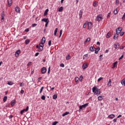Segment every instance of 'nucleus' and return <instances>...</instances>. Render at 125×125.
<instances>
[{
	"mask_svg": "<svg viewBox=\"0 0 125 125\" xmlns=\"http://www.w3.org/2000/svg\"><path fill=\"white\" fill-rule=\"evenodd\" d=\"M57 98V95H54L53 96V99H56Z\"/></svg>",
	"mask_w": 125,
	"mask_h": 125,
	"instance_id": "obj_41",
	"label": "nucleus"
},
{
	"mask_svg": "<svg viewBox=\"0 0 125 125\" xmlns=\"http://www.w3.org/2000/svg\"><path fill=\"white\" fill-rule=\"evenodd\" d=\"M44 43H42V42H41L39 44V45L40 47H43V46H44Z\"/></svg>",
	"mask_w": 125,
	"mask_h": 125,
	"instance_id": "obj_32",
	"label": "nucleus"
},
{
	"mask_svg": "<svg viewBox=\"0 0 125 125\" xmlns=\"http://www.w3.org/2000/svg\"><path fill=\"white\" fill-rule=\"evenodd\" d=\"M120 36L121 37H123V36H124V35H125V32L123 31L122 32H120Z\"/></svg>",
	"mask_w": 125,
	"mask_h": 125,
	"instance_id": "obj_46",
	"label": "nucleus"
},
{
	"mask_svg": "<svg viewBox=\"0 0 125 125\" xmlns=\"http://www.w3.org/2000/svg\"><path fill=\"white\" fill-rule=\"evenodd\" d=\"M60 35L59 36V38H61V36H62V30H60Z\"/></svg>",
	"mask_w": 125,
	"mask_h": 125,
	"instance_id": "obj_52",
	"label": "nucleus"
},
{
	"mask_svg": "<svg viewBox=\"0 0 125 125\" xmlns=\"http://www.w3.org/2000/svg\"><path fill=\"white\" fill-rule=\"evenodd\" d=\"M57 32H58V28H56L55 30L54 31V36H56V35L57 34Z\"/></svg>",
	"mask_w": 125,
	"mask_h": 125,
	"instance_id": "obj_21",
	"label": "nucleus"
},
{
	"mask_svg": "<svg viewBox=\"0 0 125 125\" xmlns=\"http://www.w3.org/2000/svg\"><path fill=\"white\" fill-rule=\"evenodd\" d=\"M41 72L42 74H45L46 73V68L42 67L41 69Z\"/></svg>",
	"mask_w": 125,
	"mask_h": 125,
	"instance_id": "obj_8",
	"label": "nucleus"
},
{
	"mask_svg": "<svg viewBox=\"0 0 125 125\" xmlns=\"http://www.w3.org/2000/svg\"><path fill=\"white\" fill-rule=\"evenodd\" d=\"M86 41L87 42H90V38H87V39H86Z\"/></svg>",
	"mask_w": 125,
	"mask_h": 125,
	"instance_id": "obj_58",
	"label": "nucleus"
},
{
	"mask_svg": "<svg viewBox=\"0 0 125 125\" xmlns=\"http://www.w3.org/2000/svg\"><path fill=\"white\" fill-rule=\"evenodd\" d=\"M87 106H88V103L85 104H83L82 105H80L79 106V111L83 110V108H85V107H87Z\"/></svg>",
	"mask_w": 125,
	"mask_h": 125,
	"instance_id": "obj_4",
	"label": "nucleus"
},
{
	"mask_svg": "<svg viewBox=\"0 0 125 125\" xmlns=\"http://www.w3.org/2000/svg\"><path fill=\"white\" fill-rule=\"evenodd\" d=\"M93 5L94 7H96V6L97 5V1H95L93 2Z\"/></svg>",
	"mask_w": 125,
	"mask_h": 125,
	"instance_id": "obj_31",
	"label": "nucleus"
},
{
	"mask_svg": "<svg viewBox=\"0 0 125 125\" xmlns=\"http://www.w3.org/2000/svg\"><path fill=\"white\" fill-rule=\"evenodd\" d=\"M69 114H70V112L69 111L65 112V113L62 114V116L65 117V116H67V115H69Z\"/></svg>",
	"mask_w": 125,
	"mask_h": 125,
	"instance_id": "obj_13",
	"label": "nucleus"
},
{
	"mask_svg": "<svg viewBox=\"0 0 125 125\" xmlns=\"http://www.w3.org/2000/svg\"><path fill=\"white\" fill-rule=\"evenodd\" d=\"M7 100V96H4L3 99V102H5Z\"/></svg>",
	"mask_w": 125,
	"mask_h": 125,
	"instance_id": "obj_36",
	"label": "nucleus"
},
{
	"mask_svg": "<svg viewBox=\"0 0 125 125\" xmlns=\"http://www.w3.org/2000/svg\"><path fill=\"white\" fill-rule=\"evenodd\" d=\"M24 112H25L23 109H22V110L21 111V115H23V114H24Z\"/></svg>",
	"mask_w": 125,
	"mask_h": 125,
	"instance_id": "obj_54",
	"label": "nucleus"
},
{
	"mask_svg": "<svg viewBox=\"0 0 125 125\" xmlns=\"http://www.w3.org/2000/svg\"><path fill=\"white\" fill-rule=\"evenodd\" d=\"M121 83L122 84H124L125 86V79L122 80V81H121Z\"/></svg>",
	"mask_w": 125,
	"mask_h": 125,
	"instance_id": "obj_35",
	"label": "nucleus"
},
{
	"mask_svg": "<svg viewBox=\"0 0 125 125\" xmlns=\"http://www.w3.org/2000/svg\"><path fill=\"white\" fill-rule=\"evenodd\" d=\"M75 81L76 83H77V82H79V77H75Z\"/></svg>",
	"mask_w": 125,
	"mask_h": 125,
	"instance_id": "obj_47",
	"label": "nucleus"
},
{
	"mask_svg": "<svg viewBox=\"0 0 125 125\" xmlns=\"http://www.w3.org/2000/svg\"><path fill=\"white\" fill-rule=\"evenodd\" d=\"M48 45H49V46H50V45H51V40L49 41Z\"/></svg>",
	"mask_w": 125,
	"mask_h": 125,
	"instance_id": "obj_51",
	"label": "nucleus"
},
{
	"mask_svg": "<svg viewBox=\"0 0 125 125\" xmlns=\"http://www.w3.org/2000/svg\"><path fill=\"white\" fill-rule=\"evenodd\" d=\"M122 31H123V28L122 27H118L116 29V34L120 35V34L122 32Z\"/></svg>",
	"mask_w": 125,
	"mask_h": 125,
	"instance_id": "obj_3",
	"label": "nucleus"
},
{
	"mask_svg": "<svg viewBox=\"0 0 125 125\" xmlns=\"http://www.w3.org/2000/svg\"><path fill=\"white\" fill-rule=\"evenodd\" d=\"M32 65V62H29L27 63V66H31Z\"/></svg>",
	"mask_w": 125,
	"mask_h": 125,
	"instance_id": "obj_55",
	"label": "nucleus"
},
{
	"mask_svg": "<svg viewBox=\"0 0 125 125\" xmlns=\"http://www.w3.org/2000/svg\"><path fill=\"white\" fill-rule=\"evenodd\" d=\"M103 79V77H100V78H99L97 80V82H99L101 81H102V79Z\"/></svg>",
	"mask_w": 125,
	"mask_h": 125,
	"instance_id": "obj_44",
	"label": "nucleus"
},
{
	"mask_svg": "<svg viewBox=\"0 0 125 125\" xmlns=\"http://www.w3.org/2000/svg\"><path fill=\"white\" fill-rule=\"evenodd\" d=\"M1 21L3 22L4 21V12H2L1 16Z\"/></svg>",
	"mask_w": 125,
	"mask_h": 125,
	"instance_id": "obj_6",
	"label": "nucleus"
},
{
	"mask_svg": "<svg viewBox=\"0 0 125 125\" xmlns=\"http://www.w3.org/2000/svg\"><path fill=\"white\" fill-rule=\"evenodd\" d=\"M20 86H24V84H23V83H20Z\"/></svg>",
	"mask_w": 125,
	"mask_h": 125,
	"instance_id": "obj_62",
	"label": "nucleus"
},
{
	"mask_svg": "<svg viewBox=\"0 0 125 125\" xmlns=\"http://www.w3.org/2000/svg\"><path fill=\"white\" fill-rule=\"evenodd\" d=\"M103 19V16L102 14H100L97 16L96 20L97 21H98V22H100V21H101Z\"/></svg>",
	"mask_w": 125,
	"mask_h": 125,
	"instance_id": "obj_2",
	"label": "nucleus"
},
{
	"mask_svg": "<svg viewBox=\"0 0 125 125\" xmlns=\"http://www.w3.org/2000/svg\"><path fill=\"white\" fill-rule=\"evenodd\" d=\"M83 77L82 75L80 76V79H79V80H80V82H82V81H83Z\"/></svg>",
	"mask_w": 125,
	"mask_h": 125,
	"instance_id": "obj_48",
	"label": "nucleus"
},
{
	"mask_svg": "<svg viewBox=\"0 0 125 125\" xmlns=\"http://www.w3.org/2000/svg\"><path fill=\"white\" fill-rule=\"evenodd\" d=\"M119 2H120V1L119 0H116V4H119Z\"/></svg>",
	"mask_w": 125,
	"mask_h": 125,
	"instance_id": "obj_60",
	"label": "nucleus"
},
{
	"mask_svg": "<svg viewBox=\"0 0 125 125\" xmlns=\"http://www.w3.org/2000/svg\"><path fill=\"white\" fill-rule=\"evenodd\" d=\"M86 25H87V21H86L85 23H84L83 24V28L84 29H85V28L86 27Z\"/></svg>",
	"mask_w": 125,
	"mask_h": 125,
	"instance_id": "obj_33",
	"label": "nucleus"
},
{
	"mask_svg": "<svg viewBox=\"0 0 125 125\" xmlns=\"http://www.w3.org/2000/svg\"><path fill=\"white\" fill-rule=\"evenodd\" d=\"M20 50H18V51H17L16 52V53H15V56L16 57H18L19 56V54H20Z\"/></svg>",
	"mask_w": 125,
	"mask_h": 125,
	"instance_id": "obj_10",
	"label": "nucleus"
},
{
	"mask_svg": "<svg viewBox=\"0 0 125 125\" xmlns=\"http://www.w3.org/2000/svg\"><path fill=\"white\" fill-rule=\"evenodd\" d=\"M111 15V12L109 13L108 14H107V18H110V16Z\"/></svg>",
	"mask_w": 125,
	"mask_h": 125,
	"instance_id": "obj_50",
	"label": "nucleus"
},
{
	"mask_svg": "<svg viewBox=\"0 0 125 125\" xmlns=\"http://www.w3.org/2000/svg\"><path fill=\"white\" fill-rule=\"evenodd\" d=\"M83 17V10H81L79 12V18L80 19H82V18Z\"/></svg>",
	"mask_w": 125,
	"mask_h": 125,
	"instance_id": "obj_11",
	"label": "nucleus"
},
{
	"mask_svg": "<svg viewBox=\"0 0 125 125\" xmlns=\"http://www.w3.org/2000/svg\"><path fill=\"white\" fill-rule=\"evenodd\" d=\"M99 50H100V47H98L96 49V50H95V53L96 54H97V53H98V51H99Z\"/></svg>",
	"mask_w": 125,
	"mask_h": 125,
	"instance_id": "obj_19",
	"label": "nucleus"
},
{
	"mask_svg": "<svg viewBox=\"0 0 125 125\" xmlns=\"http://www.w3.org/2000/svg\"><path fill=\"white\" fill-rule=\"evenodd\" d=\"M29 31H30V30L29 29V28H27L25 30V32H29Z\"/></svg>",
	"mask_w": 125,
	"mask_h": 125,
	"instance_id": "obj_64",
	"label": "nucleus"
},
{
	"mask_svg": "<svg viewBox=\"0 0 125 125\" xmlns=\"http://www.w3.org/2000/svg\"><path fill=\"white\" fill-rule=\"evenodd\" d=\"M43 86L42 87L41 89H40V93H42V90H43Z\"/></svg>",
	"mask_w": 125,
	"mask_h": 125,
	"instance_id": "obj_42",
	"label": "nucleus"
},
{
	"mask_svg": "<svg viewBox=\"0 0 125 125\" xmlns=\"http://www.w3.org/2000/svg\"><path fill=\"white\" fill-rule=\"evenodd\" d=\"M42 43H44L45 42V37H43L42 38Z\"/></svg>",
	"mask_w": 125,
	"mask_h": 125,
	"instance_id": "obj_28",
	"label": "nucleus"
},
{
	"mask_svg": "<svg viewBox=\"0 0 125 125\" xmlns=\"http://www.w3.org/2000/svg\"><path fill=\"white\" fill-rule=\"evenodd\" d=\"M62 10H63V7L62 6L59 8V12H62Z\"/></svg>",
	"mask_w": 125,
	"mask_h": 125,
	"instance_id": "obj_40",
	"label": "nucleus"
},
{
	"mask_svg": "<svg viewBox=\"0 0 125 125\" xmlns=\"http://www.w3.org/2000/svg\"><path fill=\"white\" fill-rule=\"evenodd\" d=\"M120 47V44L118 43V44H114V48L115 49H117V48H119Z\"/></svg>",
	"mask_w": 125,
	"mask_h": 125,
	"instance_id": "obj_25",
	"label": "nucleus"
},
{
	"mask_svg": "<svg viewBox=\"0 0 125 125\" xmlns=\"http://www.w3.org/2000/svg\"><path fill=\"white\" fill-rule=\"evenodd\" d=\"M94 49H95V48H93V46H90L89 47V50L90 51H91L92 52H93L94 51Z\"/></svg>",
	"mask_w": 125,
	"mask_h": 125,
	"instance_id": "obj_17",
	"label": "nucleus"
},
{
	"mask_svg": "<svg viewBox=\"0 0 125 125\" xmlns=\"http://www.w3.org/2000/svg\"><path fill=\"white\" fill-rule=\"evenodd\" d=\"M48 19H47H47L44 18V19H42V21L43 22H45V23H46L47 22H48Z\"/></svg>",
	"mask_w": 125,
	"mask_h": 125,
	"instance_id": "obj_26",
	"label": "nucleus"
},
{
	"mask_svg": "<svg viewBox=\"0 0 125 125\" xmlns=\"http://www.w3.org/2000/svg\"><path fill=\"white\" fill-rule=\"evenodd\" d=\"M48 11H49V10H48V9H47L45 11V12H44V16H46V15H47V13L48 12Z\"/></svg>",
	"mask_w": 125,
	"mask_h": 125,
	"instance_id": "obj_23",
	"label": "nucleus"
},
{
	"mask_svg": "<svg viewBox=\"0 0 125 125\" xmlns=\"http://www.w3.org/2000/svg\"><path fill=\"white\" fill-rule=\"evenodd\" d=\"M104 97L102 96H100L98 97V99L99 101H102L103 100Z\"/></svg>",
	"mask_w": 125,
	"mask_h": 125,
	"instance_id": "obj_16",
	"label": "nucleus"
},
{
	"mask_svg": "<svg viewBox=\"0 0 125 125\" xmlns=\"http://www.w3.org/2000/svg\"><path fill=\"white\" fill-rule=\"evenodd\" d=\"M15 103H16V101H12L11 102V106H14V105H15Z\"/></svg>",
	"mask_w": 125,
	"mask_h": 125,
	"instance_id": "obj_27",
	"label": "nucleus"
},
{
	"mask_svg": "<svg viewBox=\"0 0 125 125\" xmlns=\"http://www.w3.org/2000/svg\"><path fill=\"white\" fill-rule=\"evenodd\" d=\"M125 13H124L123 16L122 17V20H125Z\"/></svg>",
	"mask_w": 125,
	"mask_h": 125,
	"instance_id": "obj_56",
	"label": "nucleus"
},
{
	"mask_svg": "<svg viewBox=\"0 0 125 125\" xmlns=\"http://www.w3.org/2000/svg\"><path fill=\"white\" fill-rule=\"evenodd\" d=\"M92 91L94 93L95 95L98 96V95H100V93H101V91H100V89H99L96 86H94L92 88Z\"/></svg>",
	"mask_w": 125,
	"mask_h": 125,
	"instance_id": "obj_1",
	"label": "nucleus"
},
{
	"mask_svg": "<svg viewBox=\"0 0 125 125\" xmlns=\"http://www.w3.org/2000/svg\"><path fill=\"white\" fill-rule=\"evenodd\" d=\"M37 24H36V23H33V24H32V27H36V26H37Z\"/></svg>",
	"mask_w": 125,
	"mask_h": 125,
	"instance_id": "obj_59",
	"label": "nucleus"
},
{
	"mask_svg": "<svg viewBox=\"0 0 125 125\" xmlns=\"http://www.w3.org/2000/svg\"><path fill=\"white\" fill-rule=\"evenodd\" d=\"M70 55H68L67 56H66V60H70Z\"/></svg>",
	"mask_w": 125,
	"mask_h": 125,
	"instance_id": "obj_43",
	"label": "nucleus"
},
{
	"mask_svg": "<svg viewBox=\"0 0 125 125\" xmlns=\"http://www.w3.org/2000/svg\"><path fill=\"white\" fill-rule=\"evenodd\" d=\"M88 57V54L84 55L83 56V59H87Z\"/></svg>",
	"mask_w": 125,
	"mask_h": 125,
	"instance_id": "obj_20",
	"label": "nucleus"
},
{
	"mask_svg": "<svg viewBox=\"0 0 125 125\" xmlns=\"http://www.w3.org/2000/svg\"><path fill=\"white\" fill-rule=\"evenodd\" d=\"M15 10L16 12H17L18 13H20V8L18 6H17L15 8Z\"/></svg>",
	"mask_w": 125,
	"mask_h": 125,
	"instance_id": "obj_9",
	"label": "nucleus"
},
{
	"mask_svg": "<svg viewBox=\"0 0 125 125\" xmlns=\"http://www.w3.org/2000/svg\"><path fill=\"white\" fill-rule=\"evenodd\" d=\"M58 124V122L55 121L52 123V125H57Z\"/></svg>",
	"mask_w": 125,
	"mask_h": 125,
	"instance_id": "obj_45",
	"label": "nucleus"
},
{
	"mask_svg": "<svg viewBox=\"0 0 125 125\" xmlns=\"http://www.w3.org/2000/svg\"><path fill=\"white\" fill-rule=\"evenodd\" d=\"M118 66V62H115L113 63V66L112 67V69H114L115 67H117Z\"/></svg>",
	"mask_w": 125,
	"mask_h": 125,
	"instance_id": "obj_15",
	"label": "nucleus"
},
{
	"mask_svg": "<svg viewBox=\"0 0 125 125\" xmlns=\"http://www.w3.org/2000/svg\"><path fill=\"white\" fill-rule=\"evenodd\" d=\"M88 65L87 64V63L85 62L83 64L82 66V68L83 69V70H85V69H86V68H87Z\"/></svg>",
	"mask_w": 125,
	"mask_h": 125,
	"instance_id": "obj_5",
	"label": "nucleus"
},
{
	"mask_svg": "<svg viewBox=\"0 0 125 125\" xmlns=\"http://www.w3.org/2000/svg\"><path fill=\"white\" fill-rule=\"evenodd\" d=\"M108 118H109V119H114V118H115V115L111 114L108 116Z\"/></svg>",
	"mask_w": 125,
	"mask_h": 125,
	"instance_id": "obj_18",
	"label": "nucleus"
},
{
	"mask_svg": "<svg viewBox=\"0 0 125 125\" xmlns=\"http://www.w3.org/2000/svg\"><path fill=\"white\" fill-rule=\"evenodd\" d=\"M118 38H119V34L116 33L114 35L113 37V39L116 40V39H117V40H118Z\"/></svg>",
	"mask_w": 125,
	"mask_h": 125,
	"instance_id": "obj_14",
	"label": "nucleus"
},
{
	"mask_svg": "<svg viewBox=\"0 0 125 125\" xmlns=\"http://www.w3.org/2000/svg\"><path fill=\"white\" fill-rule=\"evenodd\" d=\"M91 28H92V23L89 22L88 23V30H91Z\"/></svg>",
	"mask_w": 125,
	"mask_h": 125,
	"instance_id": "obj_7",
	"label": "nucleus"
},
{
	"mask_svg": "<svg viewBox=\"0 0 125 125\" xmlns=\"http://www.w3.org/2000/svg\"><path fill=\"white\" fill-rule=\"evenodd\" d=\"M113 13L115 15L118 14V10H117V9H116L114 11H113Z\"/></svg>",
	"mask_w": 125,
	"mask_h": 125,
	"instance_id": "obj_34",
	"label": "nucleus"
},
{
	"mask_svg": "<svg viewBox=\"0 0 125 125\" xmlns=\"http://www.w3.org/2000/svg\"><path fill=\"white\" fill-rule=\"evenodd\" d=\"M108 86L110 87L112 85V80L111 79H109L108 81V82L107 83Z\"/></svg>",
	"mask_w": 125,
	"mask_h": 125,
	"instance_id": "obj_12",
	"label": "nucleus"
},
{
	"mask_svg": "<svg viewBox=\"0 0 125 125\" xmlns=\"http://www.w3.org/2000/svg\"><path fill=\"white\" fill-rule=\"evenodd\" d=\"M24 112H27L28 110H29V107L27 106L26 108V109H23Z\"/></svg>",
	"mask_w": 125,
	"mask_h": 125,
	"instance_id": "obj_38",
	"label": "nucleus"
},
{
	"mask_svg": "<svg viewBox=\"0 0 125 125\" xmlns=\"http://www.w3.org/2000/svg\"><path fill=\"white\" fill-rule=\"evenodd\" d=\"M39 54H40V53L39 52L36 53L35 56H36V57L39 56Z\"/></svg>",
	"mask_w": 125,
	"mask_h": 125,
	"instance_id": "obj_61",
	"label": "nucleus"
},
{
	"mask_svg": "<svg viewBox=\"0 0 125 125\" xmlns=\"http://www.w3.org/2000/svg\"><path fill=\"white\" fill-rule=\"evenodd\" d=\"M8 2L9 6H11L12 4V0H8Z\"/></svg>",
	"mask_w": 125,
	"mask_h": 125,
	"instance_id": "obj_22",
	"label": "nucleus"
},
{
	"mask_svg": "<svg viewBox=\"0 0 125 125\" xmlns=\"http://www.w3.org/2000/svg\"><path fill=\"white\" fill-rule=\"evenodd\" d=\"M25 44H28V43H30V40L27 39L25 41Z\"/></svg>",
	"mask_w": 125,
	"mask_h": 125,
	"instance_id": "obj_29",
	"label": "nucleus"
},
{
	"mask_svg": "<svg viewBox=\"0 0 125 125\" xmlns=\"http://www.w3.org/2000/svg\"><path fill=\"white\" fill-rule=\"evenodd\" d=\"M7 84H8L9 85H12V84H13V83H12V82L9 81L7 82Z\"/></svg>",
	"mask_w": 125,
	"mask_h": 125,
	"instance_id": "obj_37",
	"label": "nucleus"
},
{
	"mask_svg": "<svg viewBox=\"0 0 125 125\" xmlns=\"http://www.w3.org/2000/svg\"><path fill=\"white\" fill-rule=\"evenodd\" d=\"M48 25V21L46 22L45 24V27H47V25Z\"/></svg>",
	"mask_w": 125,
	"mask_h": 125,
	"instance_id": "obj_63",
	"label": "nucleus"
},
{
	"mask_svg": "<svg viewBox=\"0 0 125 125\" xmlns=\"http://www.w3.org/2000/svg\"><path fill=\"white\" fill-rule=\"evenodd\" d=\"M102 56H103V55H101L100 56V61H102V59H102V58H101V57H102Z\"/></svg>",
	"mask_w": 125,
	"mask_h": 125,
	"instance_id": "obj_53",
	"label": "nucleus"
},
{
	"mask_svg": "<svg viewBox=\"0 0 125 125\" xmlns=\"http://www.w3.org/2000/svg\"><path fill=\"white\" fill-rule=\"evenodd\" d=\"M123 58H124V55L121 56V57L119 59V60H121Z\"/></svg>",
	"mask_w": 125,
	"mask_h": 125,
	"instance_id": "obj_57",
	"label": "nucleus"
},
{
	"mask_svg": "<svg viewBox=\"0 0 125 125\" xmlns=\"http://www.w3.org/2000/svg\"><path fill=\"white\" fill-rule=\"evenodd\" d=\"M60 66L62 67V68H64V67H65V65L64 64V63H61Z\"/></svg>",
	"mask_w": 125,
	"mask_h": 125,
	"instance_id": "obj_49",
	"label": "nucleus"
},
{
	"mask_svg": "<svg viewBox=\"0 0 125 125\" xmlns=\"http://www.w3.org/2000/svg\"><path fill=\"white\" fill-rule=\"evenodd\" d=\"M111 36V33L108 32L106 35L107 39H109Z\"/></svg>",
	"mask_w": 125,
	"mask_h": 125,
	"instance_id": "obj_30",
	"label": "nucleus"
},
{
	"mask_svg": "<svg viewBox=\"0 0 125 125\" xmlns=\"http://www.w3.org/2000/svg\"><path fill=\"white\" fill-rule=\"evenodd\" d=\"M41 99H42V100H45V96L42 95L41 97Z\"/></svg>",
	"mask_w": 125,
	"mask_h": 125,
	"instance_id": "obj_39",
	"label": "nucleus"
},
{
	"mask_svg": "<svg viewBox=\"0 0 125 125\" xmlns=\"http://www.w3.org/2000/svg\"><path fill=\"white\" fill-rule=\"evenodd\" d=\"M43 49V47H39V49H38V51L39 52H41V51H42V50Z\"/></svg>",
	"mask_w": 125,
	"mask_h": 125,
	"instance_id": "obj_24",
	"label": "nucleus"
}]
</instances>
